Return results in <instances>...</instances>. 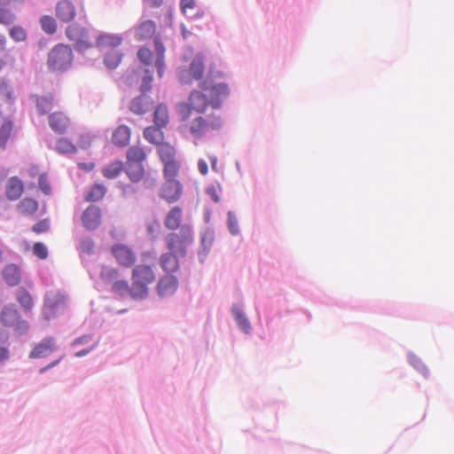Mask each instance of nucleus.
I'll use <instances>...</instances> for the list:
<instances>
[{
  "instance_id": "nucleus-50",
  "label": "nucleus",
  "mask_w": 454,
  "mask_h": 454,
  "mask_svg": "<svg viewBox=\"0 0 454 454\" xmlns=\"http://www.w3.org/2000/svg\"><path fill=\"white\" fill-rule=\"evenodd\" d=\"M38 185H39V188L41 189V191L45 195L51 194V186L50 182L48 181L46 175H44V174L40 175L39 179H38Z\"/></svg>"
},
{
  "instance_id": "nucleus-43",
  "label": "nucleus",
  "mask_w": 454,
  "mask_h": 454,
  "mask_svg": "<svg viewBox=\"0 0 454 454\" xmlns=\"http://www.w3.org/2000/svg\"><path fill=\"white\" fill-rule=\"evenodd\" d=\"M53 99L51 97H43L37 99L36 106L38 111L43 114L49 112L52 107Z\"/></svg>"
},
{
  "instance_id": "nucleus-60",
  "label": "nucleus",
  "mask_w": 454,
  "mask_h": 454,
  "mask_svg": "<svg viewBox=\"0 0 454 454\" xmlns=\"http://www.w3.org/2000/svg\"><path fill=\"white\" fill-rule=\"evenodd\" d=\"M9 359V350L4 347L0 348V363Z\"/></svg>"
},
{
  "instance_id": "nucleus-14",
  "label": "nucleus",
  "mask_w": 454,
  "mask_h": 454,
  "mask_svg": "<svg viewBox=\"0 0 454 454\" xmlns=\"http://www.w3.org/2000/svg\"><path fill=\"white\" fill-rule=\"evenodd\" d=\"M49 125L53 131L62 134L69 128L70 120L62 112H55L49 115Z\"/></svg>"
},
{
  "instance_id": "nucleus-33",
  "label": "nucleus",
  "mask_w": 454,
  "mask_h": 454,
  "mask_svg": "<svg viewBox=\"0 0 454 454\" xmlns=\"http://www.w3.org/2000/svg\"><path fill=\"white\" fill-rule=\"evenodd\" d=\"M153 121L159 128L167 126L168 122V113L165 106L160 105L154 111Z\"/></svg>"
},
{
  "instance_id": "nucleus-40",
  "label": "nucleus",
  "mask_w": 454,
  "mask_h": 454,
  "mask_svg": "<svg viewBox=\"0 0 454 454\" xmlns=\"http://www.w3.org/2000/svg\"><path fill=\"white\" fill-rule=\"evenodd\" d=\"M155 50L157 51V59L155 60V66L158 69V74L160 76H162L163 73V57H164V46L163 44L158 40L155 39Z\"/></svg>"
},
{
  "instance_id": "nucleus-20",
  "label": "nucleus",
  "mask_w": 454,
  "mask_h": 454,
  "mask_svg": "<svg viewBox=\"0 0 454 454\" xmlns=\"http://www.w3.org/2000/svg\"><path fill=\"white\" fill-rule=\"evenodd\" d=\"M177 256L179 255L170 251L160 255V264L166 273H173L178 270L179 262Z\"/></svg>"
},
{
  "instance_id": "nucleus-61",
  "label": "nucleus",
  "mask_w": 454,
  "mask_h": 454,
  "mask_svg": "<svg viewBox=\"0 0 454 454\" xmlns=\"http://www.w3.org/2000/svg\"><path fill=\"white\" fill-rule=\"evenodd\" d=\"M60 359H61V358H59V359H58V360H56V361H54V362H52V363H51V364H47L46 366H44V367H43V368H41V369H40V373H43V372H46L47 370L51 369L52 367L56 366V365L59 363Z\"/></svg>"
},
{
  "instance_id": "nucleus-64",
  "label": "nucleus",
  "mask_w": 454,
  "mask_h": 454,
  "mask_svg": "<svg viewBox=\"0 0 454 454\" xmlns=\"http://www.w3.org/2000/svg\"><path fill=\"white\" fill-rule=\"evenodd\" d=\"M146 2L153 6H157L162 3V0H146Z\"/></svg>"
},
{
  "instance_id": "nucleus-10",
  "label": "nucleus",
  "mask_w": 454,
  "mask_h": 454,
  "mask_svg": "<svg viewBox=\"0 0 454 454\" xmlns=\"http://www.w3.org/2000/svg\"><path fill=\"white\" fill-rule=\"evenodd\" d=\"M55 14L60 21L68 23L74 20L76 9L71 1L61 0L56 5Z\"/></svg>"
},
{
  "instance_id": "nucleus-16",
  "label": "nucleus",
  "mask_w": 454,
  "mask_h": 454,
  "mask_svg": "<svg viewBox=\"0 0 454 454\" xmlns=\"http://www.w3.org/2000/svg\"><path fill=\"white\" fill-rule=\"evenodd\" d=\"M156 24L153 20H144L135 28V37L138 41L153 38L156 34Z\"/></svg>"
},
{
  "instance_id": "nucleus-7",
  "label": "nucleus",
  "mask_w": 454,
  "mask_h": 454,
  "mask_svg": "<svg viewBox=\"0 0 454 454\" xmlns=\"http://www.w3.org/2000/svg\"><path fill=\"white\" fill-rule=\"evenodd\" d=\"M67 307L65 296L59 293H50L46 295L43 315L45 320L49 321L62 314Z\"/></svg>"
},
{
  "instance_id": "nucleus-62",
  "label": "nucleus",
  "mask_w": 454,
  "mask_h": 454,
  "mask_svg": "<svg viewBox=\"0 0 454 454\" xmlns=\"http://www.w3.org/2000/svg\"><path fill=\"white\" fill-rule=\"evenodd\" d=\"M171 286H167V285H164V286H157V292L160 295H163L167 290L168 289V287H170Z\"/></svg>"
},
{
  "instance_id": "nucleus-42",
  "label": "nucleus",
  "mask_w": 454,
  "mask_h": 454,
  "mask_svg": "<svg viewBox=\"0 0 454 454\" xmlns=\"http://www.w3.org/2000/svg\"><path fill=\"white\" fill-rule=\"evenodd\" d=\"M16 20L15 14L9 9L0 8V24L8 26L12 24Z\"/></svg>"
},
{
  "instance_id": "nucleus-9",
  "label": "nucleus",
  "mask_w": 454,
  "mask_h": 454,
  "mask_svg": "<svg viewBox=\"0 0 454 454\" xmlns=\"http://www.w3.org/2000/svg\"><path fill=\"white\" fill-rule=\"evenodd\" d=\"M82 223L86 230L97 229L102 221L101 209L94 205L88 207L82 215Z\"/></svg>"
},
{
  "instance_id": "nucleus-45",
  "label": "nucleus",
  "mask_w": 454,
  "mask_h": 454,
  "mask_svg": "<svg viewBox=\"0 0 454 454\" xmlns=\"http://www.w3.org/2000/svg\"><path fill=\"white\" fill-rule=\"evenodd\" d=\"M0 97L4 101L12 100V90L5 80H0Z\"/></svg>"
},
{
  "instance_id": "nucleus-59",
  "label": "nucleus",
  "mask_w": 454,
  "mask_h": 454,
  "mask_svg": "<svg viewBox=\"0 0 454 454\" xmlns=\"http://www.w3.org/2000/svg\"><path fill=\"white\" fill-rule=\"evenodd\" d=\"M102 275L103 276H109V277H114V278H117L118 275H119V272L116 269H113V268H110V269H105L103 271H102Z\"/></svg>"
},
{
  "instance_id": "nucleus-58",
  "label": "nucleus",
  "mask_w": 454,
  "mask_h": 454,
  "mask_svg": "<svg viewBox=\"0 0 454 454\" xmlns=\"http://www.w3.org/2000/svg\"><path fill=\"white\" fill-rule=\"evenodd\" d=\"M160 224L157 222L148 224L147 230L150 235L154 236L157 233Z\"/></svg>"
},
{
  "instance_id": "nucleus-47",
  "label": "nucleus",
  "mask_w": 454,
  "mask_h": 454,
  "mask_svg": "<svg viewBox=\"0 0 454 454\" xmlns=\"http://www.w3.org/2000/svg\"><path fill=\"white\" fill-rule=\"evenodd\" d=\"M33 254L39 259L44 260L48 256V249L42 242H35L33 246Z\"/></svg>"
},
{
  "instance_id": "nucleus-8",
  "label": "nucleus",
  "mask_w": 454,
  "mask_h": 454,
  "mask_svg": "<svg viewBox=\"0 0 454 454\" xmlns=\"http://www.w3.org/2000/svg\"><path fill=\"white\" fill-rule=\"evenodd\" d=\"M110 252L116 262L122 267L131 268L137 261L136 253L128 245L117 243L111 247Z\"/></svg>"
},
{
  "instance_id": "nucleus-52",
  "label": "nucleus",
  "mask_w": 454,
  "mask_h": 454,
  "mask_svg": "<svg viewBox=\"0 0 454 454\" xmlns=\"http://www.w3.org/2000/svg\"><path fill=\"white\" fill-rule=\"evenodd\" d=\"M411 363H412V365L415 367V369L418 372H419L421 374H423L425 377H427L428 375L427 368L420 360L414 358Z\"/></svg>"
},
{
  "instance_id": "nucleus-63",
  "label": "nucleus",
  "mask_w": 454,
  "mask_h": 454,
  "mask_svg": "<svg viewBox=\"0 0 454 454\" xmlns=\"http://www.w3.org/2000/svg\"><path fill=\"white\" fill-rule=\"evenodd\" d=\"M6 45V38L4 35L0 34V51L4 50Z\"/></svg>"
},
{
  "instance_id": "nucleus-37",
  "label": "nucleus",
  "mask_w": 454,
  "mask_h": 454,
  "mask_svg": "<svg viewBox=\"0 0 454 454\" xmlns=\"http://www.w3.org/2000/svg\"><path fill=\"white\" fill-rule=\"evenodd\" d=\"M42 29L48 35H53L57 31L56 20L49 15H44L40 19Z\"/></svg>"
},
{
  "instance_id": "nucleus-18",
  "label": "nucleus",
  "mask_w": 454,
  "mask_h": 454,
  "mask_svg": "<svg viewBox=\"0 0 454 454\" xmlns=\"http://www.w3.org/2000/svg\"><path fill=\"white\" fill-rule=\"evenodd\" d=\"M130 137V129L126 125H120L113 133L112 142L116 146L124 147L129 144Z\"/></svg>"
},
{
  "instance_id": "nucleus-30",
  "label": "nucleus",
  "mask_w": 454,
  "mask_h": 454,
  "mask_svg": "<svg viewBox=\"0 0 454 454\" xmlns=\"http://www.w3.org/2000/svg\"><path fill=\"white\" fill-rule=\"evenodd\" d=\"M181 164L178 160L163 163V175L165 180H176Z\"/></svg>"
},
{
  "instance_id": "nucleus-15",
  "label": "nucleus",
  "mask_w": 454,
  "mask_h": 454,
  "mask_svg": "<svg viewBox=\"0 0 454 454\" xmlns=\"http://www.w3.org/2000/svg\"><path fill=\"white\" fill-rule=\"evenodd\" d=\"M123 42L121 35L117 34H100L96 38V46L101 50L114 49Z\"/></svg>"
},
{
  "instance_id": "nucleus-38",
  "label": "nucleus",
  "mask_w": 454,
  "mask_h": 454,
  "mask_svg": "<svg viewBox=\"0 0 454 454\" xmlns=\"http://www.w3.org/2000/svg\"><path fill=\"white\" fill-rule=\"evenodd\" d=\"M17 301L26 311H29L33 308V299L30 294L24 289L17 294Z\"/></svg>"
},
{
  "instance_id": "nucleus-27",
  "label": "nucleus",
  "mask_w": 454,
  "mask_h": 454,
  "mask_svg": "<svg viewBox=\"0 0 454 454\" xmlns=\"http://www.w3.org/2000/svg\"><path fill=\"white\" fill-rule=\"evenodd\" d=\"M157 153L162 163L177 160L175 147L168 143L160 145Z\"/></svg>"
},
{
  "instance_id": "nucleus-13",
  "label": "nucleus",
  "mask_w": 454,
  "mask_h": 454,
  "mask_svg": "<svg viewBox=\"0 0 454 454\" xmlns=\"http://www.w3.org/2000/svg\"><path fill=\"white\" fill-rule=\"evenodd\" d=\"M56 349V344L53 338H45L39 342L29 354L32 359L46 357Z\"/></svg>"
},
{
  "instance_id": "nucleus-3",
  "label": "nucleus",
  "mask_w": 454,
  "mask_h": 454,
  "mask_svg": "<svg viewBox=\"0 0 454 454\" xmlns=\"http://www.w3.org/2000/svg\"><path fill=\"white\" fill-rule=\"evenodd\" d=\"M223 121L218 114L200 115L195 117L189 125L191 134L194 137L200 138L223 127Z\"/></svg>"
},
{
  "instance_id": "nucleus-5",
  "label": "nucleus",
  "mask_w": 454,
  "mask_h": 454,
  "mask_svg": "<svg viewBox=\"0 0 454 454\" xmlns=\"http://www.w3.org/2000/svg\"><path fill=\"white\" fill-rule=\"evenodd\" d=\"M0 321L4 327L12 328L15 334L24 335L29 328L28 322L22 319L15 305H6L0 312Z\"/></svg>"
},
{
  "instance_id": "nucleus-55",
  "label": "nucleus",
  "mask_w": 454,
  "mask_h": 454,
  "mask_svg": "<svg viewBox=\"0 0 454 454\" xmlns=\"http://www.w3.org/2000/svg\"><path fill=\"white\" fill-rule=\"evenodd\" d=\"M97 346V342H92L88 347L83 349H81L75 353V356L82 357L83 356L88 355L94 348Z\"/></svg>"
},
{
  "instance_id": "nucleus-26",
  "label": "nucleus",
  "mask_w": 454,
  "mask_h": 454,
  "mask_svg": "<svg viewBox=\"0 0 454 454\" xmlns=\"http://www.w3.org/2000/svg\"><path fill=\"white\" fill-rule=\"evenodd\" d=\"M3 279L7 284H18L20 281V271L17 265L8 264L3 271Z\"/></svg>"
},
{
  "instance_id": "nucleus-57",
  "label": "nucleus",
  "mask_w": 454,
  "mask_h": 454,
  "mask_svg": "<svg viewBox=\"0 0 454 454\" xmlns=\"http://www.w3.org/2000/svg\"><path fill=\"white\" fill-rule=\"evenodd\" d=\"M198 168L201 175H207L208 172V167L205 160H200L198 162Z\"/></svg>"
},
{
  "instance_id": "nucleus-39",
  "label": "nucleus",
  "mask_w": 454,
  "mask_h": 454,
  "mask_svg": "<svg viewBox=\"0 0 454 454\" xmlns=\"http://www.w3.org/2000/svg\"><path fill=\"white\" fill-rule=\"evenodd\" d=\"M9 35L13 41L17 43L25 42L27 37V30L19 25L13 26L10 28Z\"/></svg>"
},
{
  "instance_id": "nucleus-48",
  "label": "nucleus",
  "mask_w": 454,
  "mask_h": 454,
  "mask_svg": "<svg viewBox=\"0 0 454 454\" xmlns=\"http://www.w3.org/2000/svg\"><path fill=\"white\" fill-rule=\"evenodd\" d=\"M221 192H222V187L219 184L209 185L206 191L207 194L215 203H218L220 201Z\"/></svg>"
},
{
  "instance_id": "nucleus-22",
  "label": "nucleus",
  "mask_w": 454,
  "mask_h": 454,
  "mask_svg": "<svg viewBox=\"0 0 454 454\" xmlns=\"http://www.w3.org/2000/svg\"><path fill=\"white\" fill-rule=\"evenodd\" d=\"M125 172L133 183L142 181L145 176V169L144 164L126 163Z\"/></svg>"
},
{
  "instance_id": "nucleus-44",
  "label": "nucleus",
  "mask_w": 454,
  "mask_h": 454,
  "mask_svg": "<svg viewBox=\"0 0 454 454\" xmlns=\"http://www.w3.org/2000/svg\"><path fill=\"white\" fill-rule=\"evenodd\" d=\"M51 228V223L48 218L39 220L32 226V231L35 234H42L48 232Z\"/></svg>"
},
{
  "instance_id": "nucleus-2",
  "label": "nucleus",
  "mask_w": 454,
  "mask_h": 454,
  "mask_svg": "<svg viewBox=\"0 0 454 454\" xmlns=\"http://www.w3.org/2000/svg\"><path fill=\"white\" fill-rule=\"evenodd\" d=\"M73 60L74 53L71 47L59 43L50 51L47 66L53 72H63L71 67Z\"/></svg>"
},
{
  "instance_id": "nucleus-31",
  "label": "nucleus",
  "mask_w": 454,
  "mask_h": 454,
  "mask_svg": "<svg viewBox=\"0 0 454 454\" xmlns=\"http://www.w3.org/2000/svg\"><path fill=\"white\" fill-rule=\"evenodd\" d=\"M231 311L239 328L247 333H249L251 330L250 323L239 307L238 305H233Z\"/></svg>"
},
{
  "instance_id": "nucleus-53",
  "label": "nucleus",
  "mask_w": 454,
  "mask_h": 454,
  "mask_svg": "<svg viewBox=\"0 0 454 454\" xmlns=\"http://www.w3.org/2000/svg\"><path fill=\"white\" fill-rule=\"evenodd\" d=\"M180 7L184 13H185L188 10H192L195 8V1L194 0H181Z\"/></svg>"
},
{
  "instance_id": "nucleus-32",
  "label": "nucleus",
  "mask_w": 454,
  "mask_h": 454,
  "mask_svg": "<svg viewBox=\"0 0 454 454\" xmlns=\"http://www.w3.org/2000/svg\"><path fill=\"white\" fill-rule=\"evenodd\" d=\"M123 170V163L121 160L111 162L102 169V174L109 179L116 178Z\"/></svg>"
},
{
  "instance_id": "nucleus-11",
  "label": "nucleus",
  "mask_w": 454,
  "mask_h": 454,
  "mask_svg": "<svg viewBox=\"0 0 454 454\" xmlns=\"http://www.w3.org/2000/svg\"><path fill=\"white\" fill-rule=\"evenodd\" d=\"M182 194V186L177 180H166L160 191V197L168 201L173 203L179 200Z\"/></svg>"
},
{
  "instance_id": "nucleus-24",
  "label": "nucleus",
  "mask_w": 454,
  "mask_h": 454,
  "mask_svg": "<svg viewBox=\"0 0 454 454\" xmlns=\"http://www.w3.org/2000/svg\"><path fill=\"white\" fill-rule=\"evenodd\" d=\"M12 122L0 114V147L6 148L7 142L12 132Z\"/></svg>"
},
{
  "instance_id": "nucleus-29",
  "label": "nucleus",
  "mask_w": 454,
  "mask_h": 454,
  "mask_svg": "<svg viewBox=\"0 0 454 454\" xmlns=\"http://www.w3.org/2000/svg\"><path fill=\"white\" fill-rule=\"evenodd\" d=\"M126 163H140L143 164V162L146 159V153L145 150L138 146H131L129 148L126 153Z\"/></svg>"
},
{
  "instance_id": "nucleus-19",
  "label": "nucleus",
  "mask_w": 454,
  "mask_h": 454,
  "mask_svg": "<svg viewBox=\"0 0 454 454\" xmlns=\"http://www.w3.org/2000/svg\"><path fill=\"white\" fill-rule=\"evenodd\" d=\"M183 210L180 207H173L166 215L164 224L168 230H177L182 223Z\"/></svg>"
},
{
  "instance_id": "nucleus-34",
  "label": "nucleus",
  "mask_w": 454,
  "mask_h": 454,
  "mask_svg": "<svg viewBox=\"0 0 454 454\" xmlns=\"http://www.w3.org/2000/svg\"><path fill=\"white\" fill-rule=\"evenodd\" d=\"M190 73L195 80H200L204 73V61L201 56L197 55L191 63Z\"/></svg>"
},
{
  "instance_id": "nucleus-36",
  "label": "nucleus",
  "mask_w": 454,
  "mask_h": 454,
  "mask_svg": "<svg viewBox=\"0 0 454 454\" xmlns=\"http://www.w3.org/2000/svg\"><path fill=\"white\" fill-rule=\"evenodd\" d=\"M106 189L102 184H94L90 191L85 195L87 201H98L101 200L106 194Z\"/></svg>"
},
{
  "instance_id": "nucleus-49",
  "label": "nucleus",
  "mask_w": 454,
  "mask_h": 454,
  "mask_svg": "<svg viewBox=\"0 0 454 454\" xmlns=\"http://www.w3.org/2000/svg\"><path fill=\"white\" fill-rule=\"evenodd\" d=\"M228 228L231 234L237 235L239 232V223L235 214L228 212Z\"/></svg>"
},
{
  "instance_id": "nucleus-23",
  "label": "nucleus",
  "mask_w": 454,
  "mask_h": 454,
  "mask_svg": "<svg viewBox=\"0 0 454 454\" xmlns=\"http://www.w3.org/2000/svg\"><path fill=\"white\" fill-rule=\"evenodd\" d=\"M144 137L148 143L155 145L157 146L164 143V133L158 126L147 127L144 130Z\"/></svg>"
},
{
  "instance_id": "nucleus-51",
  "label": "nucleus",
  "mask_w": 454,
  "mask_h": 454,
  "mask_svg": "<svg viewBox=\"0 0 454 454\" xmlns=\"http://www.w3.org/2000/svg\"><path fill=\"white\" fill-rule=\"evenodd\" d=\"M95 247V243L93 239L88 238L81 241L80 248L83 253L90 254L93 252Z\"/></svg>"
},
{
  "instance_id": "nucleus-1",
  "label": "nucleus",
  "mask_w": 454,
  "mask_h": 454,
  "mask_svg": "<svg viewBox=\"0 0 454 454\" xmlns=\"http://www.w3.org/2000/svg\"><path fill=\"white\" fill-rule=\"evenodd\" d=\"M201 89L204 91L209 90L210 99L200 91L191 93L188 103L183 106L185 108V112L183 113L184 119H188L191 116L192 111L203 114L208 106L219 108L221 105L220 100L229 94V89L225 83L215 84L208 88L207 82H204L201 84Z\"/></svg>"
},
{
  "instance_id": "nucleus-54",
  "label": "nucleus",
  "mask_w": 454,
  "mask_h": 454,
  "mask_svg": "<svg viewBox=\"0 0 454 454\" xmlns=\"http://www.w3.org/2000/svg\"><path fill=\"white\" fill-rule=\"evenodd\" d=\"M95 342L91 335H84L74 340L73 345L85 344L87 347Z\"/></svg>"
},
{
  "instance_id": "nucleus-25",
  "label": "nucleus",
  "mask_w": 454,
  "mask_h": 454,
  "mask_svg": "<svg viewBox=\"0 0 454 454\" xmlns=\"http://www.w3.org/2000/svg\"><path fill=\"white\" fill-rule=\"evenodd\" d=\"M115 291L121 294L129 293L133 298H144L147 294L146 286H117Z\"/></svg>"
},
{
  "instance_id": "nucleus-56",
  "label": "nucleus",
  "mask_w": 454,
  "mask_h": 454,
  "mask_svg": "<svg viewBox=\"0 0 454 454\" xmlns=\"http://www.w3.org/2000/svg\"><path fill=\"white\" fill-rule=\"evenodd\" d=\"M153 81V76L149 74H146L145 77H144V82H143V84H142V90L144 91H147L150 87H151V82Z\"/></svg>"
},
{
  "instance_id": "nucleus-46",
  "label": "nucleus",
  "mask_w": 454,
  "mask_h": 454,
  "mask_svg": "<svg viewBox=\"0 0 454 454\" xmlns=\"http://www.w3.org/2000/svg\"><path fill=\"white\" fill-rule=\"evenodd\" d=\"M137 58L145 66H149L153 62V52L145 47L139 49Z\"/></svg>"
},
{
  "instance_id": "nucleus-12",
  "label": "nucleus",
  "mask_w": 454,
  "mask_h": 454,
  "mask_svg": "<svg viewBox=\"0 0 454 454\" xmlns=\"http://www.w3.org/2000/svg\"><path fill=\"white\" fill-rule=\"evenodd\" d=\"M134 284H151L155 279L153 269L148 265H137L132 271Z\"/></svg>"
},
{
  "instance_id": "nucleus-35",
  "label": "nucleus",
  "mask_w": 454,
  "mask_h": 454,
  "mask_svg": "<svg viewBox=\"0 0 454 454\" xmlns=\"http://www.w3.org/2000/svg\"><path fill=\"white\" fill-rule=\"evenodd\" d=\"M122 56L123 54L118 51H109L104 59L105 65L110 69H114L121 62Z\"/></svg>"
},
{
  "instance_id": "nucleus-4",
  "label": "nucleus",
  "mask_w": 454,
  "mask_h": 454,
  "mask_svg": "<svg viewBox=\"0 0 454 454\" xmlns=\"http://www.w3.org/2000/svg\"><path fill=\"white\" fill-rule=\"evenodd\" d=\"M193 242V236L190 227L183 226L177 232H170L166 237V244L168 251L184 256L188 247Z\"/></svg>"
},
{
  "instance_id": "nucleus-41",
  "label": "nucleus",
  "mask_w": 454,
  "mask_h": 454,
  "mask_svg": "<svg viewBox=\"0 0 454 454\" xmlns=\"http://www.w3.org/2000/svg\"><path fill=\"white\" fill-rule=\"evenodd\" d=\"M56 149L60 153H74L76 147L68 139L60 138L57 141Z\"/></svg>"
},
{
  "instance_id": "nucleus-21",
  "label": "nucleus",
  "mask_w": 454,
  "mask_h": 454,
  "mask_svg": "<svg viewBox=\"0 0 454 454\" xmlns=\"http://www.w3.org/2000/svg\"><path fill=\"white\" fill-rule=\"evenodd\" d=\"M18 211L27 216H35L39 209V203L32 198H24L17 205Z\"/></svg>"
},
{
  "instance_id": "nucleus-28",
  "label": "nucleus",
  "mask_w": 454,
  "mask_h": 454,
  "mask_svg": "<svg viewBox=\"0 0 454 454\" xmlns=\"http://www.w3.org/2000/svg\"><path fill=\"white\" fill-rule=\"evenodd\" d=\"M152 102L147 97L140 96L134 98L130 104V111L136 114H144L151 106Z\"/></svg>"
},
{
  "instance_id": "nucleus-17",
  "label": "nucleus",
  "mask_w": 454,
  "mask_h": 454,
  "mask_svg": "<svg viewBox=\"0 0 454 454\" xmlns=\"http://www.w3.org/2000/svg\"><path fill=\"white\" fill-rule=\"evenodd\" d=\"M24 192L23 182L17 176L9 178L5 187L6 197L10 200H19Z\"/></svg>"
},
{
  "instance_id": "nucleus-6",
  "label": "nucleus",
  "mask_w": 454,
  "mask_h": 454,
  "mask_svg": "<svg viewBox=\"0 0 454 454\" xmlns=\"http://www.w3.org/2000/svg\"><path fill=\"white\" fill-rule=\"evenodd\" d=\"M66 35L78 51H88L93 46L89 30L80 25H69L66 29Z\"/></svg>"
}]
</instances>
